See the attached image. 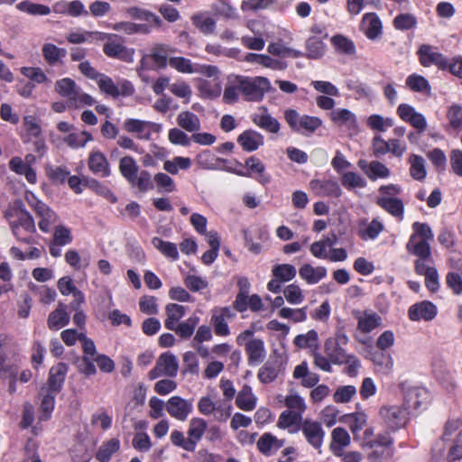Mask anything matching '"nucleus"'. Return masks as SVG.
<instances>
[{
  "instance_id": "24",
  "label": "nucleus",
  "mask_w": 462,
  "mask_h": 462,
  "mask_svg": "<svg viewBox=\"0 0 462 462\" xmlns=\"http://www.w3.org/2000/svg\"><path fill=\"white\" fill-rule=\"evenodd\" d=\"M252 122L260 128L273 134L280 130V123L273 117L265 107H260L257 112L251 115Z\"/></svg>"
},
{
  "instance_id": "14",
  "label": "nucleus",
  "mask_w": 462,
  "mask_h": 462,
  "mask_svg": "<svg viewBox=\"0 0 462 462\" xmlns=\"http://www.w3.org/2000/svg\"><path fill=\"white\" fill-rule=\"evenodd\" d=\"M392 444L393 439L388 433H383L378 434L372 441H366L364 448L370 450V458L383 460L392 456Z\"/></svg>"
},
{
  "instance_id": "1",
  "label": "nucleus",
  "mask_w": 462,
  "mask_h": 462,
  "mask_svg": "<svg viewBox=\"0 0 462 462\" xmlns=\"http://www.w3.org/2000/svg\"><path fill=\"white\" fill-rule=\"evenodd\" d=\"M55 91L61 97L67 98L68 106L70 107H81L93 106L96 103L94 97L82 91L76 82L69 78H63L55 83Z\"/></svg>"
},
{
  "instance_id": "20",
  "label": "nucleus",
  "mask_w": 462,
  "mask_h": 462,
  "mask_svg": "<svg viewBox=\"0 0 462 462\" xmlns=\"http://www.w3.org/2000/svg\"><path fill=\"white\" fill-rule=\"evenodd\" d=\"M69 367L65 363H59L50 369L47 385L42 387V392L50 391L59 393L62 389Z\"/></svg>"
},
{
  "instance_id": "36",
  "label": "nucleus",
  "mask_w": 462,
  "mask_h": 462,
  "mask_svg": "<svg viewBox=\"0 0 462 462\" xmlns=\"http://www.w3.org/2000/svg\"><path fill=\"white\" fill-rule=\"evenodd\" d=\"M362 26L366 37L374 40L382 33V23L377 14L367 13L362 19Z\"/></svg>"
},
{
  "instance_id": "62",
  "label": "nucleus",
  "mask_w": 462,
  "mask_h": 462,
  "mask_svg": "<svg viewBox=\"0 0 462 462\" xmlns=\"http://www.w3.org/2000/svg\"><path fill=\"white\" fill-rule=\"evenodd\" d=\"M331 119L338 125L354 126L356 123V118L354 113L346 108H338L331 113Z\"/></svg>"
},
{
  "instance_id": "7",
  "label": "nucleus",
  "mask_w": 462,
  "mask_h": 462,
  "mask_svg": "<svg viewBox=\"0 0 462 462\" xmlns=\"http://www.w3.org/2000/svg\"><path fill=\"white\" fill-rule=\"evenodd\" d=\"M10 227L17 240L25 244L32 242V234L36 232L32 216L24 208L16 212L15 219L10 221Z\"/></svg>"
},
{
  "instance_id": "55",
  "label": "nucleus",
  "mask_w": 462,
  "mask_h": 462,
  "mask_svg": "<svg viewBox=\"0 0 462 462\" xmlns=\"http://www.w3.org/2000/svg\"><path fill=\"white\" fill-rule=\"evenodd\" d=\"M191 20L193 24L204 34H211L216 29L215 19L205 14H194Z\"/></svg>"
},
{
  "instance_id": "51",
  "label": "nucleus",
  "mask_w": 462,
  "mask_h": 462,
  "mask_svg": "<svg viewBox=\"0 0 462 462\" xmlns=\"http://www.w3.org/2000/svg\"><path fill=\"white\" fill-rule=\"evenodd\" d=\"M139 167L135 160L131 156H125L119 162V171L122 176L129 182L133 181L138 173Z\"/></svg>"
},
{
  "instance_id": "49",
  "label": "nucleus",
  "mask_w": 462,
  "mask_h": 462,
  "mask_svg": "<svg viewBox=\"0 0 462 462\" xmlns=\"http://www.w3.org/2000/svg\"><path fill=\"white\" fill-rule=\"evenodd\" d=\"M410 175L412 179L421 181L426 178L427 171L425 160L417 154H411L409 158Z\"/></svg>"
},
{
  "instance_id": "50",
  "label": "nucleus",
  "mask_w": 462,
  "mask_h": 462,
  "mask_svg": "<svg viewBox=\"0 0 462 462\" xmlns=\"http://www.w3.org/2000/svg\"><path fill=\"white\" fill-rule=\"evenodd\" d=\"M284 404L288 408L287 411H292L301 417L307 409L304 398L295 392H291L285 397Z\"/></svg>"
},
{
  "instance_id": "33",
  "label": "nucleus",
  "mask_w": 462,
  "mask_h": 462,
  "mask_svg": "<svg viewBox=\"0 0 462 462\" xmlns=\"http://www.w3.org/2000/svg\"><path fill=\"white\" fill-rule=\"evenodd\" d=\"M256 404L257 397L253 393L252 387L245 384L236 395V405L242 411H252Z\"/></svg>"
},
{
  "instance_id": "26",
  "label": "nucleus",
  "mask_w": 462,
  "mask_h": 462,
  "mask_svg": "<svg viewBox=\"0 0 462 462\" xmlns=\"http://www.w3.org/2000/svg\"><path fill=\"white\" fill-rule=\"evenodd\" d=\"M384 225L379 218H374L371 222L361 219L358 223L357 235L363 240H374L383 230Z\"/></svg>"
},
{
  "instance_id": "57",
  "label": "nucleus",
  "mask_w": 462,
  "mask_h": 462,
  "mask_svg": "<svg viewBox=\"0 0 462 462\" xmlns=\"http://www.w3.org/2000/svg\"><path fill=\"white\" fill-rule=\"evenodd\" d=\"M341 183L347 190L354 189H364L366 187V180L358 173L346 171L341 176Z\"/></svg>"
},
{
  "instance_id": "43",
  "label": "nucleus",
  "mask_w": 462,
  "mask_h": 462,
  "mask_svg": "<svg viewBox=\"0 0 462 462\" xmlns=\"http://www.w3.org/2000/svg\"><path fill=\"white\" fill-rule=\"evenodd\" d=\"M447 118L448 121L447 130L458 134L462 129V106L457 104L450 106L447 111Z\"/></svg>"
},
{
  "instance_id": "45",
  "label": "nucleus",
  "mask_w": 462,
  "mask_h": 462,
  "mask_svg": "<svg viewBox=\"0 0 462 462\" xmlns=\"http://www.w3.org/2000/svg\"><path fill=\"white\" fill-rule=\"evenodd\" d=\"M207 241L210 245V249L202 254L201 260L205 264L209 265L217 259L218 255L220 241L217 233L210 231L208 234H207Z\"/></svg>"
},
{
  "instance_id": "29",
  "label": "nucleus",
  "mask_w": 462,
  "mask_h": 462,
  "mask_svg": "<svg viewBox=\"0 0 462 462\" xmlns=\"http://www.w3.org/2000/svg\"><path fill=\"white\" fill-rule=\"evenodd\" d=\"M350 442V435L344 428L337 427L332 430L329 448L335 456H343L344 448L348 447Z\"/></svg>"
},
{
  "instance_id": "5",
  "label": "nucleus",
  "mask_w": 462,
  "mask_h": 462,
  "mask_svg": "<svg viewBox=\"0 0 462 462\" xmlns=\"http://www.w3.org/2000/svg\"><path fill=\"white\" fill-rule=\"evenodd\" d=\"M239 77L241 94L246 101H261L271 88L270 80L265 77Z\"/></svg>"
},
{
  "instance_id": "2",
  "label": "nucleus",
  "mask_w": 462,
  "mask_h": 462,
  "mask_svg": "<svg viewBox=\"0 0 462 462\" xmlns=\"http://www.w3.org/2000/svg\"><path fill=\"white\" fill-rule=\"evenodd\" d=\"M97 42H105L103 52L107 57L117 59L127 63L134 61V50L125 46L123 43L124 41L119 35L99 32V34H97Z\"/></svg>"
},
{
  "instance_id": "40",
  "label": "nucleus",
  "mask_w": 462,
  "mask_h": 462,
  "mask_svg": "<svg viewBox=\"0 0 462 462\" xmlns=\"http://www.w3.org/2000/svg\"><path fill=\"white\" fill-rule=\"evenodd\" d=\"M245 166L248 168L251 175L257 174L255 180L262 185H266L271 181V175L265 172L264 164L256 157L251 156L245 161Z\"/></svg>"
},
{
  "instance_id": "19",
  "label": "nucleus",
  "mask_w": 462,
  "mask_h": 462,
  "mask_svg": "<svg viewBox=\"0 0 462 462\" xmlns=\"http://www.w3.org/2000/svg\"><path fill=\"white\" fill-rule=\"evenodd\" d=\"M397 115L402 121L415 128L419 134L423 133L427 129V120L425 116L417 112L415 108L409 104L402 103L399 105L397 107Z\"/></svg>"
},
{
  "instance_id": "41",
  "label": "nucleus",
  "mask_w": 462,
  "mask_h": 462,
  "mask_svg": "<svg viewBox=\"0 0 462 462\" xmlns=\"http://www.w3.org/2000/svg\"><path fill=\"white\" fill-rule=\"evenodd\" d=\"M167 318L164 321V326L167 329L174 328V325L179 323L180 319H182L186 314V307L176 304V303H169L165 308Z\"/></svg>"
},
{
  "instance_id": "64",
  "label": "nucleus",
  "mask_w": 462,
  "mask_h": 462,
  "mask_svg": "<svg viewBox=\"0 0 462 462\" xmlns=\"http://www.w3.org/2000/svg\"><path fill=\"white\" fill-rule=\"evenodd\" d=\"M240 93V77L236 76L226 86L223 94V100L226 104H234L238 100Z\"/></svg>"
},
{
  "instance_id": "48",
  "label": "nucleus",
  "mask_w": 462,
  "mask_h": 462,
  "mask_svg": "<svg viewBox=\"0 0 462 462\" xmlns=\"http://www.w3.org/2000/svg\"><path fill=\"white\" fill-rule=\"evenodd\" d=\"M120 448V441L117 439H111L102 443L99 447L96 457L100 462H108L112 456Z\"/></svg>"
},
{
  "instance_id": "15",
  "label": "nucleus",
  "mask_w": 462,
  "mask_h": 462,
  "mask_svg": "<svg viewBox=\"0 0 462 462\" xmlns=\"http://www.w3.org/2000/svg\"><path fill=\"white\" fill-rule=\"evenodd\" d=\"M165 409L171 417L180 421H185L193 411V402L192 400L175 395L167 401Z\"/></svg>"
},
{
  "instance_id": "17",
  "label": "nucleus",
  "mask_w": 462,
  "mask_h": 462,
  "mask_svg": "<svg viewBox=\"0 0 462 462\" xmlns=\"http://www.w3.org/2000/svg\"><path fill=\"white\" fill-rule=\"evenodd\" d=\"M171 52L170 46L166 44L154 45L149 54H145L141 59V69L150 68L149 60H152L157 69H165L169 65V54Z\"/></svg>"
},
{
  "instance_id": "37",
  "label": "nucleus",
  "mask_w": 462,
  "mask_h": 462,
  "mask_svg": "<svg viewBox=\"0 0 462 462\" xmlns=\"http://www.w3.org/2000/svg\"><path fill=\"white\" fill-rule=\"evenodd\" d=\"M208 428L207 421L199 417L192 418L189 422L188 437L191 441L193 449H196L198 442H199Z\"/></svg>"
},
{
  "instance_id": "23",
  "label": "nucleus",
  "mask_w": 462,
  "mask_h": 462,
  "mask_svg": "<svg viewBox=\"0 0 462 462\" xmlns=\"http://www.w3.org/2000/svg\"><path fill=\"white\" fill-rule=\"evenodd\" d=\"M355 318L357 319V330L363 334L372 332L382 324V318L372 310L356 311Z\"/></svg>"
},
{
  "instance_id": "3",
  "label": "nucleus",
  "mask_w": 462,
  "mask_h": 462,
  "mask_svg": "<svg viewBox=\"0 0 462 462\" xmlns=\"http://www.w3.org/2000/svg\"><path fill=\"white\" fill-rule=\"evenodd\" d=\"M25 200L40 219L38 226L42 232L49 233L59 217L47 204L40 200L33 192L26 191Z\"/></svg>"
},
{
  "instance_id": "58",
  "label": "nucleus",
  "mask_w": 462,
  "mask_h": 462,
  "mask_svg": "<svg viewBox=\"0 0 462 462\" xmlns=\"http://www.w3.org/2000/svg\"><path fill=\"white\" fill-rule=\"evenodd\" d=\"M97 34H99V32H89L78 29L74 32H69L66 35V39L69 42L72 44H80L85 42H92L94 41L97 42Z\"/></svg>"
},
{
  "instance_id": "60",
  "label": "nucleus",
  "mask_w": 462,
  "mask_h": 462,
  "mask_svg": "<svg viewBox=\"0 0 462 462\" xmlns=\"http://www.w3.org/2000/svg\"><path fill=\"white\" fill-rule=\"evenodd\" d=\"M272 273L277 280L287 282L294 279L297 274L295 266L289 263L276 264L273 267Z\"/></svg>"
},
{
  "instance_id": "30",
  "label": "nucleus",
  "mask_w": 462,
  "mask_h": 462,
  "mask_svg": "<svg viewBox=\"0 0 462 462\" xmlns=\"http://www.w3.org/2000/svg\"><path fill=\"white\" fill-rule=\"evenodd\" d=\"M69 322V315L67 311V305L61 302L49 314L47 319V325L51 330H59L67 326Z\"/></svg>"
},
{
  "instance_id": "28",
  "label": "nucleus",
  "mask_w": 462,
  "mask_h": 462,
  "mask_svg": "<svg viewBox=\"0 0 462 462\" xmlns=\"http://www.w3.org/2000/svg\"><path fill=\"white\" fill-rule=\"evenodd\" d=\"M284 444V439H278L270 432H265L259 438L256 446L263 455L270 457L283 447Z\"/></svg>"
},
{
  "instance_id": "52",
  "label": "nucleus",
  "mask_w": 462,
  "mask_h": 462,
  "mask_svg": "<svg viewBox=\"0 0 462 462\" xmlns=\"http://www.w3.org/2000/svg\"><path fill=\"white\" fill-rule=\"evenodd\" d=\"M406 86L414 92L429 95L430 93V85L429 81L422 76L411 74L406 79Z\"/></svg>"
},
{
  "instance_id": "9",
  "label": "nucleus",
  "mask_w": 462,
  "mask_h": 462,
  "mask_svg": "<svg viewBox=\"0 0 462 462\" xmlns=\"http://www.w3.org/2000/svg\"><path fill=\"white\" fill-rule=\"evenodd\" d=\"M349 341L348 337L343 331H337L335 337L326 339L324 343V351L331 363L335 365H343L346 357L350 355L346 352L344 346Z\"/></svg>"
},
{
  "instance_id": "61",
  "label": "nucleus",
  "mask_w": 462,
  "mask_h": 462,
  "mask_svg": "<svg viewBox=\"0 0 462 462\" xmlns=\"http://www.w3.org/2000/svg\"><path fill=\"white\" fill-rule=\"evenodd\" d=\"M293 343L300 348H310L312 350H317L319 346L318 333L316 330L311 329L306 334L298 335L295 337Z\"/></svg>"
},
{
  "instance_id": "22",
  "label": "nucleus",
  "mask_w": 462,
  "mask_h": 462,
  "mask_svg": "<svg viewBox=\"0 0 462 462\" xmlns=\"http://www.w3.org/2000/svg\"><path fill=\"white\" fill-rule=\"evenodd\" d=\"M437 307L430 301L423 300L410 307L408 316L412 321L432 320L437 315Z\"/></svg>"
},
{
  "instance_id": "42",
  "label": "nucleus",
  "mask_w": 462,
  "mask_h": 462,
  "mask_svg": "<svg viewBox=\"0 0 462 462\" xmlns=\"http://www.w3.org/2000/svg\"><path fill=\"white\" fill-rule=\"evenodd\" d=\"M199 321V317L191 316L186 320L177 323L174 325V328H169V330L174 331L181 339L186 340L193 335Z\"/></svg>"
},
{
  "instance_id": "4",
  "label": "nucleus",
  "mask_w": 462,
  "mask_h": 462,
  "mask_svg": "<svg viewBox=\"0 0 462 462\" xmlns=\"http://www.w3.org/2000/svg\"><path fill=\"white\" fill-rule=\"evenodd\" d=\"M96 82L102 94L114 99L129 97L135 92L133 83L125 79H120L115 82L110 77L102 73Z\"/></svg>"
},
{
  "instance_id": "34",
  "label": "nucleus",
  "mask_w": 462,
  "mask_h": 462,
  "mask_svg": "<svg viewBox=\"0 0 462 462\" xmlns=\"http://www.w3.org/2000/svg\"><path fill=\"white\" fill-rule=\"evenodd\" d=\"M42 57L50 66H57L63 63L67 56L66 49L60 48L53 43H44L42 48Z\"/></svg>"
},
{
  "instance_id": "54",
  "label": "nucleus",
  "mask_w": 462,
  "mask_h": 462,
  "mask_svg": "<svg viewBox=\"0 0 462 462\" xmlns=\"http://www.w3.org/2000/svg\"><path fill=\"white\" fill-rule=\"evenodd\" d=\"M372 361L376 367V370L382 374H388L393 369V359L388 353H374L372 357Z\"/></svg>"
},
{
  "instance_id": "38",
  "label": "nucleus",
  "mask_w": 462,
  "mask_h": 462,
  "mask_svg": "<svg viewBox=\"0 0 462 462\" xmlns=\"http://www.w3.org/2000/svg\"><path fill=\"white\" fill-rule=\"evenodd\" d=\"M408 253L417 256L418 258H430L431 250L429 242L425 239H419L417 236H411L406 244Z\"/></svg>"
},
{
  "instance_id": "35",
  "label": "nucleus",
  "mask_w": 462,
  "mask_h": 462,
  "mask_svg": "<svg viewBox=\"0 0 462 462\" xmlns=\"http://www.w3.org/2000/svg\"><path fill=\"white\" fill-rule=\"evenodd\" d=\"M245 348L248 356V362L250 365H258L263 361L265 357V349L262 339L254 338L253 340H248Z\"/></svg>"
},
{
  "instance_id": "10",
  "label": "nucleus",
  "mask_w": 462,
  "mask_h": 462,
  "mask_svg": "<svg viewBox=\"0 0 462 462\" xmlns=\"http://www.w3.org/2000/svg\"><path fill=\"white\" fill-rule=\"evenodd\" d=\"M403 392V407L410 414L419 411L426 408L430 402V393L427 389L417 386L404 388Z\"/></svg>"
},
{
  "instance_id": "44",
  "label": "nucleus",
  "mask_w": 462,
  "mask_h": 462,
  "mask_svg": "<svg viewBox=\"0 0 462 462\" xmlns=\"http://www.w3.org/2000/svg\"><path fill=\"white\" fill-rule=\"evenodd\" d=\"M177 124L182 129L195 133L200 129V120L197 115L189 111H184L178 115Z\"/></svg>"
},
{
  "instance_id": "6",
  "label": "nucleus",
  "mask_w": 462,
  "mask_h": 462,
  "mask_svg": "<svg viewBox=\"0 0 462 462\" xmlns=\"http://www.w3.org/2000/svg\"><path fill=\"white\" fill-rule=\"evenodd\" d=\"M284 118L292 131L305 135L313 134L322 125L319 117L300 115L294 109H287Z\"/></svg>"
},
{
  "instance_id": "25",
  "label": "nucleus",
  "mask_w": 462,
  "mask_h": 462,
  "mask_svg": "<svg viewBox=\"0 0 462 462\" xmlns=\"http://www.w3.org/2000/svg\"><path fill=\"white\" fill-rule=\"evenodd\" d=\"M88 165L95 175L108 177L111 174L109 162L106 155L99 150L92 151L89 153Z\"/></svg>"
},
{
  "instance_id": "63",
  "label": "nucleus",
  "mask_w": 462,
  "mask_h": 462,
  "mask_svg": "<svg viewBox=\"0 0 462 462\" xmlns=\"http://www.w3.org/2000/svg\"><path fill=\"white\" fill-rule=\"evenodd\" d=\"M306 57L316 60L324 55L325 43L317 37H310L306 42Z\"/></svg>"
},
{
  "instance_id": "32",
  "label": "nucleus",
  "mask_w": 462,
  "mask_h": 462,
  "mask_svg": "<svg viewBox=\"0 0 462 462\" xmlns=\"http://www.w3.org/2000/svg\"><path fill=\"white\" fill-rule=\"evenodd\" d=\"M328 271L324 266L314 267L304 263L299 270L300 277L308 284H316L327 276Z\"/></svg>"
},
{
  "instance_id": "13",
  "label": "nucleus",
  "mask_w": 462,
  "mask_h": 462,
  "mask_svg": "<svg viewBox=\"0 0 462 462\" xmlns=\"http://www.w3.org/2000/svg\"><path fill=\"white\" fill-rule=\"evenodd\" d=\"M299 430L302 432L306 441L315 449L322 447L325 431L320 422L306 419L300 422Z\"/></svg>"
},
{
  "instance_id": "11",
  "label": "nucleus",
  "mask_w": 462,
  "mask_h": 462,
  "mask_svg": "<svg viewBox=\"0 0 462 462\" xmlns=\"http://www.w3.org/2000/svg\"><path fill=\"white\" fill-rule=\"evenodd\" d=\"M179 370V361L171 352L160 355L155 366L149 372V378L153 380L161 376L175 377Z\"/></svg>"
},
{
  "instance_id": "59",
  "label": "nucleus",
  "mask_w": 462,
  "mask_h": 462,
  "mask_svg": "<svg viewBox=\"0 0 462 462\" xmlns=\"http://www.w3.org/2000/svg\"><path fill=\"white\" fill-rule=\"evenodd\" d=\"M267 50L272 55L281 56L283 58H300L303 56V53L300 51L289 48L281 42L270 43Z\"/></svg>"
},
{
  "instance_id": "31",
  "label": "nucleus",
  "mask_w": 462,
  "mask_h": 462,
  "mask_svg": "<svg viewBox=\"0 0 462 462\" xmlns=\"http://www.w3.org/2000/svg\"><path fill=\"white\" fill-rule=\"evenodd\" d=\"M282 369V363L278 358H270L259 369L257 377L263 383H270L273 382L279 375Z\"/></svg>"
},
{
  "instance_id": "56",
  "label": "nucleus",
  "mask_w": 462,
  "mask_h": 462,
  "mask_svg": "<svg viewBox=\"0 0 462 462\" xmlns=\"http://www.w3.org/2000/svg\"><path fill=\"white\" fill-rule=\"evenodd\" d=\"M367 416L364 412H354L346 415L345 422L349 426L354 438L356 439L360 430L365 427Z\"/></svg>"
},
{
  "instance_id": "16",
  "label": "nucleus",
  "mask_w": 462,
  "mask_h": 462,
  "mask_svg": "<svg viewBox=\"0 0 462 462\" xmlns=\"http://www.w3.org/2000/svg\"><path fill=\"white\" fill-rule=\"evenodd\" d=\"M417 54L419 56L420 62L423 67H430L434 65L441 70L448 69V60L442 53L439 52L437 49L431 45H421L419 48Z\"/></svg>"
},
{
  "instance_id": "18",
  "label": "nucleus",
  "mask_w": 462,
  "mask_h": 462,
  "mask_svg": "<svg viewBox=\"0 0 462 462\" xmlns=\"http://www.w3.org/2000/svg\"><path fill=\"white\" fill-rule=\"evenodd\" d=\"M309 187L316 196L319 197L339 198L342 195L340 185L332 178L312 179Z\"/></svg>"
},
{
  "instance_id": "27",
  "label": "nucleus",
  "mask_w": 462,
  "mask_h": 462,
  "mask_svg": "<svg viewBox=\"0 0 462 462\" xmlns=\"http://www.w3.org/2000/svg\"><path fill=\"white\" fill-rule=\"evenodd\" d=\"M237 143L241 145L243 150L251 152L263 145L264 137L259 132L249 129L238 135Z\"/></svg>"
},
{
  "instance_id": "47",
  "label": "nucleus",
  "mask_w": 462,
  "mask_h": 462,
  "mask_svg": "<svg viewBox=\"0 0 462 462\" xmlns=\"http://www.w3.org/2000/svg\"><path fill=\"white\" fill-rule=\"evenodd\" d=\"M152 245L165 257L170 258L172 261L179 259V252L176 244L164 241L160 237H153L152 239Z\"/></svg>"
},
{
  "instance_id": "12",
  "label": "nucleus",
  "mask_w": 462,
  "mask_h": 462,
  "mask_svg": "<svg viewBox=\"0 0 462 462\" xmlns=\"http://www.w3.org/2000/svg\"><path fill=\"white\" fill-rule=\"evenodd\" d=\"M236 316L231 307L215 308L211 311L210 324L217 336L226 337L230 335L228 322Z\"/></svg>"
},
{
  "instance_id": "21",
  "label": "nucleus",
  "mask_w": 462,
  "mask_h": 462,
  "mask_svg": "<svg viewBox=\"0 0 462 462\" xmlns=\"http://www.w3.org/2000/svg\"><path fill=\"white\" fill-rule=\"evenodd\" d=\"M154 126L155 124L152 122L135 118H127L123 125L124 129L127 133L135 134L141 140L151 139L152 131Z\"/></svg>"
},
{
  "instance_id": "39",
  "label": "nucleus",
  "mask_w": 462,
  "mask_h": 462,
  "mask_svg": "<svg viewBox=\"0 0 462 462\" xmlns=\"http://www.w3.org/2000/svg\"><path fill=\"white\" fill-rule=\"evenodd\" d=\"M376 204L399 220L403 219L404 205L401 199H386L385 198H377Z\"/></svg>"
},
{
  "instance_id": "46",
  "label": "nucleus",
  "mask_w": 462,
  "mask_h": 462,
  "mask_svg": "<svg viewBox=\"0 0 462 462\" xmlns=\"http://www.w3.org/2000/svg\"><path fill=\"white\" fill-rule=\"evenodd\" d=\"M58 393H53L50 391L42 392V388L41 389V395L42 396L41 402V414L39 415L40 420H48L55 407V397Z\"/></svg>"
},
{
  "instance_id": "8",
  "label": "nucleus",
  "mask_w": 462,
  "mask_h": 462,
  "mask_svg": "<svg viewBox=\"0 0 462 462\" xmlns=\"http://www.w3.org/2000/svg\"><path fill=\"white\" fill-rule=\"evenodd\" d=\"M410 411L400 405H383L379 410L382 423L390 430L395 431L404 427L409 420Z\"/></svg>"
},
{
  "instance_id": "53",
  "label": "nucleus",
  "mask_w": 462,
  "mask_h": 462,
  "mask_svg": "<svg viewBox=\"0 0 462 462\" xmlns=\"http://www.w3.org/2000/svg\"><path fill=\"white\" fill-rule=\"evenodd\" d=\"M16 8L31 15H48L51 14V8L48 5L35 4L29 0H24L17 4Z\"/></svg>"
}]
</instances>
